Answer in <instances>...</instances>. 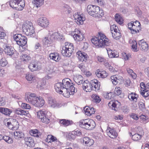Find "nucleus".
I'll list each match as a JSON object with an SVG mask.
<instances>
[{
    "mask_svg": "<svg viewBox=\"0 0 149 149\" xmlns=\"http://www.w3.org/2000/svg\"><path fill=\"white\" fill-rule=\"evenodd\" d=\"M56 91L60 94H63L66 97L70 95H73L77 91V89L73 85L72 81L68 78H65L62 80V83L58 82L55 85Z\"/></svg>",
    "mask_w": 149,
    "mask_h": 149,
    "instance_id": "f257e3e1",
    "label": "nucleus"
},
{
    "mask_svg": "<svg viewBox=\"0 0 149 149\" xmlns=\"http://www.w3.org/2000/svg\"><path fill=\"white\" fill-rule=\"evenodd\" d=\"M25 99L26 102L37 107H42L45 103L44 100L42 97L31 93H26Z\"/></svg>",
    "mask_w": 149,
    "mask_h": 149,
    "instance_id": "f03ea898",
    "label": "nucleus"
},
{
    "mask_svg": "<svg viewBox=\"0 0 149 149\" xmlns=\"http://www.w3.org/2000/svg\"><path fill=\"white\" fill-rule=\"evenodd\" d=\"M99 35L97 37L92 38L91 40L92 43L95 46L99 47H102L106 45L108 46L109 44V39L103 34L99 33Z\"/></svg>",
    "mask_w": 149,
    "mask_h": 149,
    "instance_id": "7ed1b4c3",
    "label": "nucleus"
},
{
    "mask_svg": "<svg viewBox=\"0 0 149 149\" xmlns=\"http://www.w3.org/2000/svg\"><path fill=\"white\" fill-rule=\"evenodd\" d=\"M87 10L89 15L94 17L100 18L104 15L103 10H100V7L97 6L88 5Z\"/></svg>",
    "mask_w": 149,
    "mask_h": 149,
    "instance_id": "20e7f679",
    "label": "nucleus"
},
{
    "mask_svg": "<svg viewBox=\"0 0 149 149\" xmlns=\"http://www.w3.org/2000/svg\"><path fill=\"white\" fill-rule=\"evenodd\" d=\"M79 125L81 128L86 130H91L96 126L95 121L92 119H86L81 120L79 122Z\"/></svg>",
    "mask_w": 149,
    "mask_h": 149,
    "instance_id": "39448f33",
    "label": "nucleus"
},
{
    "mask_svg": "<svg viewBox=\"0 0 149 149\" xmlns=\"http://www.w3.org/2000/svg\"><path fill=\"white\" fill-rule=\"evenodd\" d=\"M22 30L23 32L27 36H33L35 33L32 23L28 21H26L23 24Z\"/></svg>",
    "mask_w": 149,
    "mask_h": 149,
    "instance_id": "423d86ee",
    "label": "nucleus"
},
{
    "mask_svg": "<svg viewBox=\"0 0 149 149\" xmlns=\"http://www.w3.org/2000/svg\"><path fill=\"white\" fill-rule=\"evenodd\" d=\"M74 47L72 44L66 42L65 43V46L63 47L61 53L64 56L70 57L71 56Z\"/></svg>",
    "mask_w": 149,
    "mask_h": 149,
    "instance_id": "0eeeda50",
    "label": "nucleus"
},
{
    "mask_svg": "<svg viewBox=\"0 0 149 149\" xmlns=\"http://www.w3.org/2000/svg\"><path fill=\"white\" fill-rule=\"evenodd\" d=\"M49 113L46 111L40 110L37 112V117L42 122L48 124L50 122V117L48 115Z\"/></svg>",
    "mask_w": 149,
    "mask_h": 149,
    "instance_id": "6e6552de",
    "label": "nucleus"
},
{
    "mask_svg": "<svg viewBox=\"0 0 149 149\" xmlns=\"http://www.w3.org/2000/svg\"><path fill=\"white\" fill-rule=\"evenodd\" d=\"M13 38L16 41L17 44L21 46H24L27 43L26 38L20 34H17L13 36Z\"/></svg>",
    "mask_w": 149,
    "mask_h": 149,
    "instance_id": "1a4fd4ad",
    "label": "nucleus"
},
{
    "mask_svg": "<svg viewBox=\"0 0 149 149\" xmlns=\"http://www.w3.org/2000/svg\"><path fill=\"white\" fill-rule=\"evenodd\" d=\"M140 22L136 21L134 22H132L128 24V29L130 30L131 33L132 34H135L139 32V31L138 28L140 27Z\"/></svg>",
    "mask_w": 149,
    "mask_h": 149,
    "instance_id": "9d476101",
    "label": "nucleus"
},
{
    "mask_svg": "<svg viewBox=\"0 0 149 149\" xmlns=\"http://www.w3.org/2000/svg\"><path fill=\"white\" fill-rule=\"evenodd\" d=\"M9 3L10 6L13 8L20 6L23 9L25 5L24 0H10Z\"/></svg>",
    "mask_w": 149,
    "mask_h": 149,
    "instance_id": "9b49d317",
    "label": "nucleus"
},
{
    "mask_svg": "<svg viewBox=\"0 0 149 149\" xmlns=\"http://www.w3.org/2000/svg\"><path fill=\"white\" fill-rule=\"evenodd\" d=\"M49 35L52 39L53 40H57L63 41L64 40V38L62 35L61 36L60 34L58 32H54L53 33L52 31H49Z\"/></svg>",
    "mask_w": 149,
    "mask_h": 149,
    "instance_id": "f8f14e48",
    "label": "nucleus"
},
{
    "mask_svg": "<svg viewBox=\"0 0 149 149\" xmlns=\"http://www.w3.org/2000/svg\"><path fill=\"white\" fill-rule=\"evenodd\" d=\"M74 21L78 24H83V22L85 20V18L83 16V15L79 14L77 13L73 15Z\"/></svg>",
    "mask_w": 149,
    "mask_h": 149,
    "instance_id": "ddd939ff",
    "label": "nucleus"
},
{
    "mask_svg": "<svg viewBox=\"0 0 149 149\" xmlns=\"http://www.w3.org/2000/svg\"><path fill=\"white\" fill-rule=\"evenodd\" d=\"M40 63L38 62H32L29 66V68L32 72L39 70L41 67Z\"/></svg>",
    "mask_w": 149,
    "mask_h": 149,
    "instance_id": "4468645a",
    "label": "nucleus"
},
{
    "mask_svg": "<svg viewBox=\"0 0 149 149\" xmlns=\"http://www.w3.org/2000/svg\"><path fill=\"white\" fill-rule=\"evenodd\" d=\"M75 32L76 33L74 34L73 37L75 41L77 42L81 41L84 38V35L78 29H75Z\"/></svg>",
    "mask_w": 149,
    "mask_h": 149,
    "instance_id": "2eb2a0df",
    "label": "nucleus"
},
{
    "mask_svg": "<svg viewBox=\"0 0 149 149\" xmlns=\"http://www.w3.org/2000/svg\"><path fill=\"white\" fill-rule=\"evenodd\" d=\"M92 81L89 82L88 80L84 81L82 83V87L84 90L86 92H90L92 90Z\"/></svg>",
    "mask_w": 149,
    "mask_h": 149,
    "instance_id": "dca6fc26",
    "label": "nucleus"
},
{
    "mask_svg": "<svg viewBox=\"0 0 149 149\" xmlns=\"http://www.w3.org/2000/svg\"><path fill=\"white\" fill-rule=\"evenodd\" d=\"M111 81L113 84L115 85H116L118 83H121L123 82V79L121 76L116 75L111 76Z\"/></svg>",
    "mask_w": 149,
    "mask_h": 149,
    "instance_id": "f3484780",
    "label": "nucleus"
},
{
    "mask_svg": "<svg viewBox=\"0 0 149 149\" xmlns=\"http://www.w3.org/2000/svg\"><path fill=\"white\" fill-rule=\"evenodd\" d=\"M37 22L38 25L42 27H47L49 24L48 20L45 17L39 18L37 20Z\"/></svg>",
    "mask_w": 149,
    "mask_h": 149,
    "instance_id": "a211bd4d",
    "label": "nucleus"
},
{
    "mask_svg": "<svg viewBox=\"0 0 149 149\" xmlns=\"http://www.w3.org/2000/svg\"><path fill=\"white\" fill-rule=\"evenodd\" d=\"M107 135L112 139H115L117 136V133L116 132L114 129L108 127L106 130Z\"/></svg>",
    "mask_w": 149,
    "mask_h": 149,
    "instance_id": "6ab92c4d",
    "label": "nucleus"
},
{
    "mask_svg": "<svg viewBox=\"0 0 149 149\" xmlns=\"http://www.w3.org/2000/svg\"><path fill=\"white\" fill-rule=\"evenodd\" d=\"M48 103L52 107H59L60 105L53 98L49 97L48 98Z\"/></svg>",
    "mask_w": 149,
    "mask_h": 149,
    "instance_id": "aec40b11",
    "label": "nucleus"
},
{
    "mask_svg": "<svg viewBox=\"0 0 149 149\" xmlns=\"http://www.w3.org/2000/svg\"><path fill=\"white\" fill-rule=\"evenodd\" d=\"M77 54L79 60L81 61H86L88 59V56L87 54L85 52L79 51L77 53Z\"/></svg>",
    "mask_w": 149,
    "mask_h": 149,
    "instance_id": "412c9836",
    "label": "nucleus"
},
{
    "mask_svg": "<svg viewBox=\"0 0 149 149\" xmlns=\"http://www.w3.org/2000/svg\"><path fill=\"white\" fill-rule=\"evenodd\" d=\"M106 49L109 58H117L119 56L118 53L115 50H113L109 48H107Z\"/></svg>",
    "mask_w": 149,
    "mask_h": 149,
    "instance_id": "4be33fe9",
    "label": "nucleus"
},
{
    "mask_svg": "<svg viewBox=\"0 0 149 149\" xmlns=\"http://www.w3.org/2000/svg\"><path fill=\"white\" fill-rule=\"evenodd\" d=\"M138 44L139 47L141 50L144 51H147L148 50V45L143 40H139L138 42Z\"/></svg>",
    "mask_w": 149,
    "mask_h": 149,
    "instance_id": "5701e85b",
    "label": "nucleus"
},
{
    "mask_svg": "<svg viewBox=\"0 0 149 149\" xmlns=\"http://www.w3.org/2000/svg\"><path fill=\"white\" fill-rule=\"evenodd\" d=\"M4 48V51L6 54L8 55L12 56L14 54L15 51L14 48L11 46L6 45Z\"/></svg>",
    "mask_w": 149,
    "mask_h": 149,
    "instance_id": "b1692460",
    "label": "nucleus"
},
{
    "mask_svg": "<svg viewBox=\"0 0 149 149\" xmlns=\"http://www.w3.org/2000/svg\"><path fill=\"white\" fill-rule=\"evenodd\" d=\"M25 77L28 81H30L31 83L36 81V77L31 73H27L25 75Z\"/></svg>",
    "mask_w": 149,
    "mask_h": 149,
    "instance_id": "393cba45",
    "label": "nucleus"
},
{
    "mask_svg": "<svg viewBox=\"0 0 149 149\" xmlns=\"http://www.w3.org/2000/svg\"><path fill=\"white\" fill-rule=\"evenodd\" d=\"M84 110L85 114L88 116H90L95 112L93 108L88 106L85 107L84 109Z\"/></svg>",
    "mask_w": 149,
    "mask_h": 149,
    "instance_id": "a878e982",
    "label": "nucleus"
},
{
    "mask_svg": "<svg viewBox=\"0 0 149 149\" xmlns=\"http://www.w3.org/2000/svg\"><path fill=\"white\" fill-rule=\"evenodd\" d=\"M53 40L49 35L48 37H45L43 40V45L47 47L50 46Z\"/></svg>",
    "mask_w": 149,
    "mask_h": 149,
    "instance_id": "bb28decb",
    "label": "nucleus"
},
{
    "mask_svg": "<svg viewBox=\"0 0 149 149\" xmlns=\"http://www.w3.org/2000/svg\"><path fill=\"white\" fill-rule=\"evenodd\" d=\"M92 84L93 85H92V90L95 91H97L100 89V82L96 79H94L92 80Z\"/></svg>",
    "mask_w": 149,
    "mask_h": 149,
    "instance_id": "cd10ccee",
    "label": "nucleus"
},
{
    "mask_svg": "<svg viewBox=\"0 0 149 149\" xmlns=\"http://www.w3.org/2000/svg\"><path fill=\"white\" fill-rule=\"evenodd\" d=\"M73 79L75 82L78 85H80L83 83V77L81 75H74Z\"/></svg>",
    "mask_w": 149,
    "mask_h": 149,
    "instance_id": "c85d7f7f",
    "label": "nucleus"
},
{
    "mask_svg": "<svg viewBox=\"0 0 149 149\" xmlns=\"http://www.w3.org/2000/svg\"><path fill=\"white\" fill-rule=\"evenodd\" d=\"M96 76L98 77L104 78L106 77L108 75V74L104 70L100 71L99 70L96 72Z\"/></svg>",
    "mask_w": 149,
    "mask_h": 149,
    "instance_id": "c756f323",
    "label": "nucleus"
},
{
    "mask_svg": "<svg viewBox=\"0 0 149 149\" xmlns=\"http://www.w3.org/2000/svg\"><path fill=\"white\" fill-rule=\"evenodd\" d=\"M84 143L86 145L90 146L93 145L94 141L93 140L90 139L88 137H84L83 139Z\"/></svg>",
    "mask_w": 149,
    "mask_h": 149,
    "instance_id": "7c9ffc66",
    "label": "nucleus"
},
{
    "mask_svg": "<svg viewBox=\"0 0 149 149\" xmlns=\"http://www.w3.org/2000/svg\"><path fill=\"white\" fill-rule=\"evenodd\" d=\"M14 138L17 139H20L24 137V133L21 131H15L14 132Z\"/></svg>",
    "mask_w": 149,
    "mask_h": 149,
    "instance_id": "2f4dec72",
    "label": "nucleus"
},
{
    "mask_svg": "<svg viewBox=\"0 0 149 149\" xmlns=\"http://www.w3.org/2000/svg\"><path fill=\"white\" fill-rule=\"evenodd\" d=\"M60 123L63 126L66 127L72 124L73 123V122L72 120L63 119L60 120Z\"/></svg>",
    "mask_w": 149,
    "mask_h": 149,
    "instance_id": "473e14b6",
    "label": "nucleus"
},
{
    "mask_svg": "<svg viewBox=\"0 0 149 149\" xmlns=\"http://www.w3.org/2000/svg\"><path fill=\"white\" fill-rule=\"evenodd\" d=\"M49 57L51 59H52L56 61H58L60 59L59 54L57 53H53L50 54Z\"/></svg>",
    "mask_w": 149,
    "mask_h": 149,
    "instance_id": "72a5a7b5",
    "label": "nucleus"
},
{
    "mask_svg": "<svg viewBox=\"0 0 149 149\" xmlns=\"http://www.w3.org/2000/svg\"><path fill=\"white\" fill-rule=\"evenodd\" d=\"M15 112L16 114L21 116H27L29 114V112L28 111H25L20 109H16Z\"/></svg>",
    "mask_w": 149,
    "mask_h": 149,
    "instance_id": "f704fd0d",
    "label": "nucleus"
},
{
    "mask_svg": "<svg viewBox=\"0 0 149 149\" xmlns=\"http://www.w3.org/2000/svg\"><path fill=\"white\" fill-rule=\"evenodd\" d=\"M129 42L131 44V46H132V50L134 52H137L139 50V49L137 48V46L136 41L134 40H130L129 41Z\"/></svg>",
    "mask_w": 149,
    "mask_h": 149,
    "instance_id": "c9c22d12",
    "label": "nucleus"
},
{
    "mask_svg": "<svg viewBox=\"0 0 149 149\" xmlns=\"http://www.w3.org/2000/svg\"><path fill=\"white\" fill-rule=\"evenodd\" d=\"M20 58L21 61L24 63H27L31 59L30 57L26 54H22Z\"/></svg>",
    "mask_w": 149,
    "mask_h": 149,
    "instance_id": "e433bc0d",
    "label": "nucleus"
},
{
    "mask_svg": "<svg viewBox=\"0 0 149 149\" xmlns=\"http://www.w3.org/2000/svg\"><path fill=\"white\" fill-rule=\"evenodd\" d=\"M25 143L28 146L32 147L34 145V141L31 137H27L25 139Z\"/></svg>",
    "mask_w": 149,
    "mask_h": 149,
    "instance_id": "4c0bfd02",
    "label": "nucleus"
},
{
    "mask_svg": "<svg viewBox=\"0 0 149 149\" xmlns=\"http://www.w3.org/2000/svg\"><path fill=\"white\" fill-rule=\"evenodd\" d=\"M0 112L6 115L9 116L12 111L8 108L0 107Z\"/></svg>",
    "mask_w": 149,
    "mask_h": 149,
    "instance_id": "58836bf2",
    "label": "nucleus"
},
{
    "mask_svg": "<svg viewBox=\"0 0 149 149\" xmlns=\"http://www.w3.org/2000/svg\"><path fill=\"white\" fill-rule=\"evenodd\" d=\"M137 96L138 95L136 93L133 92L129 93L128 95V97L129 100L132 99V100H134L135 102L137 101Z\"/></svg>",
    "mask_w": 149,
    "mask_h": 149,
    "instance_id": "ea45409f",
    "label": "nucleus"
},
{
    "mask_svg": "<svg viewBox=\"0 0 149 149\" xmlns=\"http://www.w3.org/2000/svg\"><path fill=\"white\" fill-rule=\"evenodd\" d=\"M112 34L113 37L116 40L120 39L121 36L119 30V31L117 30L116 32H112Z\"/></svg>",
    "mask_w": 149,
    "mask_h": 149,
    "instance_id": "a19ab883",
    "label": "nucleus"
},
{
    "mask_svg": "<svg viewBox=\"0 0 149 149\" xmlns=\"http://www.w3.org/2000/svg\"><path fill=\"white\" fill-rule=\"evenodd\" d=\"M57 139L54 136L51 135H48L45 140V141L48 143H51L52 142H53L57 140Z\"/></svg>",
    "mask_w": 149,
    "mask_h": 149,
    "instance_id": "79ce46f5",
    "label": "nucleus"
},
{
    "mask_svg": "<svg viewBox=\"0 0 149 149\" xmlns=\"http://www.w3.org/2000/svg\"><path fill=\"white\" fill-rule=\"evenodd\" d=\"M46 84V81L44 80H41L38 83L37 85V87L39 88H44Z\"/></svg>",
    "mask_w": 149,
    "mask_h": 149,
    "instance_id": "37998d69",
    "label": "nucleus"
},
{
    "mask_svg": "<svg viewBox=\"0 0 149 149\" xmlns=\"http://www.w3.org/2000/svg\"><path fill=\"white\" fill-rule=\"evenodd\" d=\"M91 97L93 99L94 102L96 103H99L101 101V99L97 95L93 94L91 96Z\"/></svg>",
    "mask_w": 149,
    "mask_h": 149,
    "instance_id": "c03bdc74",
    "label": "nucleus"
},
{
    "mask_svg": "<svg viewBox=\"0 0 149 149\" xmlns=\"http://www.w3.org/2000/svg\"><path fill=\"white\" fill-rule=\"evenodd\" d=\"M142 137V135L138 134H135L132 135V139L134 141H137L139 140Z\"/></svg>",
    "mask_w": 149,
    "mask_h": 149,
    "instance_id": "a18cd8bd",
    "label": "nucleus"
},
{
    "mask_svg": "<svg viewBox=\"0 0 149 149\" xmlns=\"http://www.w3.org/2000/svg\"><path fill=\"white\" fill-rule=\"evenodd\" d=\"M115 19L116 22L120 24H123V19L118 14H116L115 15Z\"/></svg>",
    "mask_w": 149,
    "mask_h": 149,
    "instance_id": "49530a36",
    "label": "nucleus"
},
{
    "mask_svg": "<svg viewBox=\"0 0 149 149\" xmlns=\"http://www.w3.org/2000/svg\"><path fill=\"white\" fill-rule=\"evenodd\" d=\"M3 139L8 143H11L13 141V139L11 137L7 136H4Z\"/></svg>",
    "mask_w": 149,
    "mask_h": 149,
    "instance_id": "de8ad7c7",
    "label": "nucleus"
},
{
    "mask_svg": "<svg viewBox=\"0 0 149 149\" xmlns=\"http://www.w3.org/2000/svg\"><path fill=\"white\" fill-rule=\"evenodd\" d=\"M8 63L7 61L4 57L2 58L0 60V65L2 67L6 66Z\"/></svg>",
    "mask_w": 149,
    "mask_h": 149,
    "instance_id": "09e8293b",
    "label": "nucleus"
},
{
    "mask_svg": "<svg viewBox=\"0 0 149 149\" xmlns=\"http://www.w3.org/2000/svg\"><path fill=\"white\" fill-rule=\"evenodd\" d=\"M34 4L36 5L37 7L42 6L44 2V0H34Z\"/></svg>",
    "mask_w": 149,
    "mask_h": 149,
    "instance_id": "8fccbe9b",
    "label": "nucleus"
},
{
    "mask_svg": "<svg viewBox=\"0 0 149 149\" xmlns=\"http://www.w3.org/2000/svg\"><path fill=\"white\" fill-rule=\"evenodd\" d=\"M143 91L141 92V95L144 97H146L149 95V91L148 90L145 89H143Z\"/></svg>",
    "mask_w": 149,
    "mask_h": 149,
    "instance_id": "3c124183",
    "label": "nucleus"
},
{
    "mask_svg": "<svg viewBox=\"0 0 149 149\" xmlns=\"http://www.w3.org/2000/svg\"><path fill=\"white\" fill-rule=\"evenodd\" d=\"M74 133L72 131L71 133H70L68 135V137L70 140H74L76 138V135H74Z\"/></svg>",
    "mask_w": 149,
    "mask_h": 149,
    "instance_id": "603ef678",
    "label": "nucleus"
},
{
    "mask_svg": "<svg viewBox=\"0 0 149 149\" xmlns=\"http://www.w3.org/2000/svg\"><path fill=\"white\" fill-rule=\"evenodd\" d=\"M122 93L121 88L119 87H116L114 93L116 95H120Z\"/></svg>",
    "mask_w": 149,
    "mask_h": 149,
    "instance_id": "864d4df0",
    "label": "nucleus"
},
{
    "mask_svg": "<svg viewBox=\"0 0 149 149\" xmlns=\"http://www.w3.org/2000/svg\"><path fill=\"white\" fill-rule=\"evenodd\" d=\"M11 121L14 128H15V130L17 129L19 127V123L17 120L15 119H12Z\"/></svg>",
    "mask_w": 149,
    "mask_h": 149,
    "instance_id": "5fc2aeb1",
    "label": "nucleus"
},
{
    "mask_svg": "<svg viewBox=\"0 0 149 149\" xmlns=\"http://www.w3.org/2000/svg\"><path fill=\"white\" fill-rule=\"evenodd\" d=\"M38 131L37 129H35L31 130V135L36 137H38Z\"/></svg>",
    "mask_w": 149,
    "mask_h": 149,
    "instance_id": "6e6d98bb",
    "label": "nucleus"
},
{
    "mask_svg": "<svg viewBox=\"0 0 149 149\" xmlns=\"http://www.w3.org/2000/svg\"><path fill=\"white\" fill-rule=\"evenodd\" d=\"M110 30L111 31V33L112 34V32H115L117 31H119V29L118 26H116L115 24H113L111 26Z\"/></svg>",
    "mask_w": 149,
    "mask_h": 149,
    "instance_id": "4d7b16f0",
    "label": "nucleus"
},
{
    "mask_svg": "<svg viewBox=\"0 0 149 149\" xmlns=\"http://www.w3.org/2000/svg\"><path fill=\"white\" fill-rule=\"evenodd\" d=\"M3 27H0V40L3 39L6 36V33L3 31Z\"/></svg>",
    "mask_w": 149,
    "mask_h": 149,
    "instance_id": "13d9d810",
    "label": "nucleus"
},
{
    "mask_svg": "<svg viewBox=\"0 0 149 149\" xmlns=\"http://www.w3.org/2000/svg\"><path fill=\"white\" fill-rule=\"evenodd\" d=\"M78 67L83 72H85L86 71V68L83 63H81L78 65Z\"/></svg>",
    "mask_w": 149,
    "mask_h": 149,
    "instance_id": "bf43d9fd",
    "label": "nucleus"
},
{
    "mask_svg": "<svg viewBox=\"0 0 149 149\" xmlns=\"http://www.w3.org/2000/svg\"><path fill=\"white\" fill-rule=\"evenodd\" d=\"M7 126L9 129L10 130H15V128H14V127L13 125V124L12 123V122L11 121L7 122Z\"/></svg>",
    "mask_w": 149,
    "mask_h": 149,
    "instance_id": "052dcab7",
    "label": "nucleus"
},
{
    "mask_svg": "<svg viewBox=\"0 0 149 149\" xmlns=\"http://www.w3.org/2000/svg\"><path fill=\"white\" fill-rule=\"evenodd\" d=\"M21 107L23 108L26 109H29L31 108V106L29 104L26 103H22V104Z\"/></svg>",
    "mask_w": 149,
    "mask_h": 149,
    "instance_id": "680f3d73",
    "label": "nucleus"
},
{
    "mask_svg": "<svg viewBox=\"0 0 149 149\" xmlns=\"http://www.w3.org/2000/svg\"><path fill=\"white\" fill-rule=\"evenodd\" d=\"M136 132L139 133V134L141 135L143 134L144 132L142 127H137L136 129Z\"/></svg>",
    "mask_w": 149,
    "mask_h": 149,
    "instance_id": "e2e57ef3",
    "label": "nucleus"
},
{
    "mask_svg": "<svg viewBox=\"0 0 149 149\" xmlns=\"http://www.w3.org/2000/svg\"><path fill=\"white\" fill-rule=\"evenodd\" d=\"M139 106L140 109L141 110H143L145 108L144 103L142 102H139Z\"/></svg>",
    "mask_w": 149,
    "mask_h": 149,
    "instance_id": "0e129e2a",
    "label": "nucleus"
},
{
    "mask_svg": "<svg viewBox=\"0 0 149 149\" xmlns=\"http://www.w3.org/2000/svg\"><path fill=\"white\" fill-rule=\"evenodd\" d=\"M74 133V135H76V136H80L81 135V133L79 130H75L73 131Z\"/></svg>",
    "mask_w": 149,
    "mask_h": 149,
    "instance_id": "69168bd1",
    "label": "nucleus"
},
{
    "mask_svg": "<svg viewBox=\"0 0 149 149\" xmlns=\"http://www.w3.org/2000/svg\"><path fill=\"white\" fill-rule=\"evenodd\" d=\"M95 3L99 5L102 6L104 5V1L102 0H93Z\"/></svg>",
    "mask_w": 149,
    "mask_h": 149,
    "instance_id": "338daca9",
    "label": "nucleus"
},
{
    "mask_svg": "<svg viewBox=\"0 0 149 149\" xmlns=\"http://www.w3.org/2000/svg\"><path fill=\"white\" fill-rule=\"evenodd\" d=\"M6 104L4 99L3 97H0V106H3Z\"/></svg>",
    "mask_w": 149,
    "mask_h": 149,
    "instance_id": "774afa93",
    "label": "nucleus"
}]
</instances>
